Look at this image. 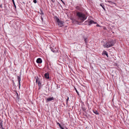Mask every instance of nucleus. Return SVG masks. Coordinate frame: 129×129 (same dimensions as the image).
I'll use <instances>...</instances> for the list:
<instances>
[{
	"label": "nucleus",
	"mask_w": 129,
	"mask_h": 129,
	"mask_svg": "<svg viewBox=\"0 0 129 129\" xmlns=\"http://www.w3.org/2000/svg\"><path fill=\"white\" fill-rule=\"evenodd\" d=\"M77 15L78 17V20H81V22H83L87 18L85 15L81 12H78L77 13Z\"/></svg>",
	"instance_id": "nucleus-1"
},
{
	"label": "nucleus",
	"mask_w": 129,
	"mask_h": 129,
	"mask_svg": "<svg viewBox=\"0 0 129 129\" xmlns=\"http://www.w3.org/2000/svg\"><path fill=\"white\" fill-rule=\"evenodd\" d=\"M56 21L58 23V25L60 27H61L63 25L64 22L63 21L60 20L58 18H56Z\"/></svg>",
	"instance_id": "nucleus-2"
},
{
	"label": "nucleus",
	"mask_w": 129,
	"mask_h": 129,
	"mask_svg": "<svg viewBox=\"0 0 129 129\" xmlns=\"http://www.w3.org/2000/svg\"><path fill=\"white\" fill-rule=\"evenodd\" d=\"M115 43V41L114 40H112L111 41H109L108 42L109 43V45H107L106 47H107V48H108L110 47H111L113 46Z\"/></svg>",
	"instance_id": "nucleus-3"
},
{
	"label": "nucleus",
	"mask_w": 129,
	"mask_h": 129,
	"mask_svg": "<svg viewBox=\"0 0 129 129\" xmlns=\"http://www.w3.org/2000/svg\"><path fill=\"white\" fill-rule=\"evenodd\" d=\"M76 49L78 50H80L81 47V45L80 44H77L76 45Z\"/></svg>",
	"instance_id": "nucleus-4"
},
{
	"label": "nucleus",
	"mask_w": 129,
	"mask_h": 129,
	"mask_svg": "<svg viewBox=\"0 0 129 129\" xmlns=\"http://www.w3.org/2000/svg\"><path fill=\"white\" fill-rule=\"evenodd\" d=\"M36 62L38 63H41L42 62V61L41 58H39L37 59Z\"/></svg>",
	"instance_id": "nucleus-5"
},
{
	"label": "nucleus",
	"mask_w": 129,
	"mask_h": 129,
	"mask_svg": "<svg viewBox=\"0 0 129 129\" xmlns=\"http://www.w3.org/2000/svg\"><path fill=\"white\" fill-rule=\"evenodd\" d=\"M88 24L89 25H90V24H95V23L93 20H90V21H88Z\"/></svg>",
	"instance_id": "nucleus-6"
},
{
	"label": "nucleus",
	"mask_w": 129,
	"mask_h": 129,
	"mask_svg": "<svg viewBox=\"0 0 129 129\" xmlns=\"http://www.w3.org/2000/svg\"><path fill=\"white\" fill-rule=\"evenodd\" d=\"M44 76L47 79H48L49 78V74L48 73H46L45 75Z\"/></svg>",
	"instance_id": "nucleus-7"
},
{
	"label": "nucleus",
	"mask_w": 129,
	"mask_h": 129,
	"mask_svg": "<svg viewBox=\"0 0 129 129\" xmlns=\"http://www.w3.org/2000/svg\"><path fill=\"white\" fill-rule=\"evenodd\" d=\"M54 99L53 98H49L47 99V102H48L53 100Z\"/></svg>",
	"instance_id": "nucleus-8"
},
{
	"label": "nucleus",
	"mask_w": 129,
	"mask_h": 129,
	"mask_svg": "<svg viewBox=\"0 0 129 129\" xmlns=\"http://www.w3.org/2000/svg\"><path fill=\"white\" fill-rule=\"evenodd\" d=\"M17 77H18V82H19V87H20V82L21 80V78H20V77H19V76H17Z\"/></svg>",
	"instance_id": "nucleus-9"
},
{
	"label": "nucleus",
	"mask_w": 129,
	"mask_h": 129,
	"mask_svg": "<svg viewBox=\"0 0 129 129\" xmlns=\"http://www.w3.org/2000/svg\"><path fill=\"white\" fill-rule=\"evenodd\" d=\"M35 78L36 79V83H38L39 81V79L38 78V76L35 77Z\"/></svg>",
	"instance_id": "nucleus-10"
},
{
	"label": "nucleus",
	"mask_w": 129,
	"mask_h": 129,
	"mask_svg": "<svg viewBox=\"0 0 129 129\" xmlns=\"http://www.w3.org/2000/svg\"><path fill=\"white\" fill-rule=\"evenodd\" d=\"M106 2H108L110 3V4L111 5H112L113 4H116L115 3H113L112 2L109 1H106Z\"/></svg>",
	"instance_id": "nucleus-11"
},
{
	"label": "nucleus",
	"mask_w": 129,
	"mask_h": 129,
	"mask_svg": "<svg viewBox=\"0 0 129 129\" xmlns=\"http://www.w3.org/2000/svg\"><path fill=\"white\" fill-rule=\"evenodd\" d=\"M103 54L106 55L107 57H108V55L107 52L106 51H103Z\"/></svg>",
	"instance_id": "nucleus-12"
},
{
	"label": "nucleus",
	"mask_w": 129,
	"mask_h": 129,
	"mask_svg": "<svg viewBox=\"0 0 129 129\" xmlns=\"http://www.w3.org/2000/svg\"><path fill=\"white\" fill-rule=\"evenodd\" d=\"M109 45V43H108H108H104V44L103 45L104 46V47L105 48H107V47H106L105 46H107V45Z\"/></svg>",
	"instance_id": "nucleus-13"
},
{
	"label": "nucleus",
	"mask_w": 129,
	"mask_h": 129,
	"mask_svg": "<svg viewBox=\"0 0 129 129\" xmlns=\"http://www.w3.org/2000/svg\"><path fill=\"white\" fill-rule=\"evenodd\" d=\"M0 128L2 129H5L3 127L2 123V122L0 123Z\"/></svg>",
	"instance_id": "nucleus-14"
},
{
	"label": "nucleus",
	"mask_w": 129,
	"mask_h": 129,
	"mask_svg": "<svg viewBox=\"0 0 129 129\" xmlns=\"http://www.w3.org/2000/svg\"><path fill=\"white\" fill-rule=\"evenodd\" d=\"M100 6H101L102 8H103V9L104 10H105V9L104 7V5L103 4H100Z\"/></svg>",
	"instance_id": "nucleus-15"
},
{
	"label": "nucleus",
	"mask_w": 129,
	"mask_h": 129,
	"mask_svg": "<svg viewBox=\"0 0 129 129\" xmlns=\"http://www.w3.org/2000/svg\"><path fill=\"white\" fill-rule=\"evenodd\" d=\"M93 112L94 113H95L96 114L99 115V113L98 112L96 111H94Z\"/></svg>",
	"instance_id": "nucleus-16"
},
{
	"label": "nucleus",
	"mask_w": 129,
	"mask_h": 129,
	"mask_svg": "<svg viewBox=\"0 0 129 129\" xmlns=\"http://www.w3.org/2000/svg\"><path fill=\"white\" fill-rule=\"evenodd\" d=\"M38 86H41V83L39 81L38 82Z\"/></svg>",
	"instance_id": "nucleus-17"
},
{
	"label": "nucleus",
	"mask_w": 129,
	"mask_h": 129,
	"mask_svg": "<svg viewBox=\"0 0 129 129\" xmlns=\"http://www.w3.org/2000/svg\"><path fill=\"white\" fill-rule=\"evenodd\" d=\"M88 39L87 38H85L84 41H85V42L86 43H87V41Z\"/></svg>",
	"instance_id": "nucleus-18"
},
{
	"label": "nucleus",
	"mask_w": 129,
	"mask_h": 129,
	"mask_svg": "<svg viewBox=\"0 0 129 129\" xmlns=\"http://www.w3.org/2000/svg\"><path fill=\"white\" fill-rule=\"evenodd\" d=\"M12 2H13V5H14V7H15V8H16V5H15V2H14V0H13V1H12Z\"/></svg>",
	"instance_id": "nucleus-19"
},
{
	"label": "nucleus",
	"mask_w": 129,
	"mask_h": 129,
	"mask_svg": "<svg viewBox=\"0 0 129 129\" xmlns=\"http://www.w3.org/2000/svg\"><path fill=\"white\" fill-rule=\"evenodd\" d=\"M74 22H75V23H76L77 24H79V22L78 21H75Z\"/></svg>",
	"instance_id": "nucleus-20"
},
{
	"label": "nucleus",
	"mask_w": 129,
	"mask_h": 129,
	"mask_svg": "<svg viewBox=\"0 0 129 129\" xmlns=\"http://www.w3.org/2000/svg\"><path fill=\"white\" fill-rule=\"evenodd\" d=\"M33 2L34 3H36L37 2V1L36 0H33Z\"/></svg>",
	"instance_id": "nucleus-21"
},
{
	"label": "nucleus",
	"mask_w": 129,
	"mask_h": 129,
	"mask_svg": "<svg viewBox=\"0 0 129 129\" xmlns=\"http://www.w3.org/2000/svg\"><path fill=\"white\" fill-rule=\"evenodd\" d=\"M69 98L68 97V98L67 99V103H68V100H69Z\"/></svg>",
	"instance_id": "nucleus-22"
},
{
	"label": "nucleus",
	"mask_w": 129,
	"mask_h": 129,
	"mask_svg": "<svg viewBox=\"0 0 129 129\" xmlns=\"http://www.w3.org/2000/svg\"><path fill=\"white\" fill-rule=\"evenodd\" d=\"M57 124H58V125L60 127H61V125L58 122L57 123Z\"/></svg>",
	"instance_id": "nucleus-23"
},
{
	"label": "nucleus",
	"mask_w": 129,
	"mask_h": 129,
	"mask_svg": "<svg viewBox=\"0 0 129 129\" xmlns=\"http://www.w3.org/2000/svg\"><path fill=\"white\" fill-rule=\"evenodd\" d=\"M75 90H76V92L79 95L78 92V91L77 90V89L76 88H75Z\"/></svg>",
	"instance_id": "nucleus-24"
},
{
	"label": "nucleus",
	"mask_w": 129,
	"mask_h": 129,
	"mask_svg": "<svg viewBox=\"0 0 129 129\" xmlns=\"http://www.w3.org/2000/svg\"><path fill=\"white\" fill-rule=\"evenodd\" d=\"M96 26L97 27H99V26H100V25L99 24H97V25H96Z\"/></svg>",
	"instance_id": "nucleus-25"
},
{
	"label": "nucleus",
	"mask_w": 129,
	"mask_h": 129,
	"mask_svg": "<svg viewBox=\"0 0 129 129\" xmlns=\"http://www.w3.org/2000/svg\"><path fill=\"white\" fill-rule=\"evenodd\" d=\"M62 2V3L64 4H65V3H64L62 1V0H60Z\"/></svg>",
	"instance_id": "nucleus-26"
},
{
	"label": "nucleus",
	"mask_w": 129,
	"mask_h": 129,
	"mask_svg": "<svg viewBox=\"0 0 129 129\" xmlns=\"http://www.w3.org/2000/svg\"><path fill=\"white\" fill-rule=\"evenodd\" d=\"M51 1L53 3H54V1L53 0H51Z\"/></svg>",
	"instance_id": "nucleus-27"
},
{
	"label": "nucleus",
	"mask_w": 129,
	"mask_h": 129,
	"mask_svg": "<svg viewBox=\"0 0 129 129\" xmlns=\"http://www.w3.org/2000/svg\"><path fill=\"white\" fill-rule=\"evenodd\" d=\"M41 14H43V13L42 12H41Z\"/></svg>",
	"instance_id": "nucleus-28"
},
{
	"label": "nucleus",
	"mask_w": 129,
	"mask_h": 129,
	"mask_svg": "<svg viewBox=\"0 0 129 129\" xmlns=\"http://www.w3.org/2000/svg\"><path fill=\"white\" fill-rule=\"evenodd\" d=\"M17 96H18V94L17 93Z\"/></svg>",
	"instance_id": "nucleus-29"
},
{
	"label": "nucleus",
	"mask_w": 129,
	"mask_h": 129,
	"mask_svg": "<svg viewBox=\"0 0 129 129\" xmlns=\"http://www.w3.org/2000/svg\"><path fill=\"white\" fill-rule=\"evenodd\" d=\"M0 7H1V8H2V5H0Z\"/></svg>",
	"instance_id": "nucleus-30"
},
{
	"label": "nucleus",
	"mask_w": 129,
	"mask_h": 129,
	"mask_svg": "<svg viewBox=\"0 0 129 129\" xmlns=\"http://www.w3.org/2000/svg\"><path fill=\"white\" fill-rule=\"evenodd\" d=\"M42 18V20H43V19L42 18H42Z\"/></svg>",
	"instance_id": "nucleus-31"
},
{
	"label": "nucleus",
	"mask_w": 129,
	"mask_h": 129,
	"mask_svg": "<svg viewBox=\"0 0 129 129\" xmlns=\"http://www.w3.org/2000/svg\"><path fill=\"white\" fill-rule=\"evenodd\" d=\"M12 1H13V0H12Z\"/></svg>",
	"instance_id": "nucleus-32"
}]
</instances>
